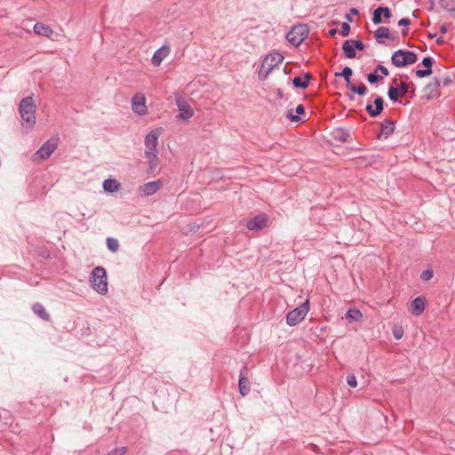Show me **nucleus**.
<instances>
[{"label":"nucleus","instance_id":"1","mask_svg":"<svg viewBox=\"0 0 455 455\" xmlns=\"http://www.w3.org/2000/svg\"><path fill=\"white\" fill-rule=\"evenodd\" d=\"M161 135L160 129H155L148 132L145 137V156L148 160L149 168L154 171L158 164V139Z\"/></svg>","mask_w":455,"mask_h":455},{"label":"nucleus","instance_id":"2","mask_svg":"<svg viewBox=\"0 0 455 455\" xmlns=\"http://www.w3.org/2000/svg\"><path fill=\"white\" fill-rule=\"evenodd\" d=\"M36 106L32 97L22 99L19 105V112L22 120V126L31 129L36 123Z\"/></svg>","mask_w":455,"mask_h":455},{"label":"nucleus","instance_id":"3","mask_svg":"<svg viewBox=\"0 0 455 455\" xmlns=\"http://www.w3.org/2000/svg\"><path fill=\"white\" fill-rule=\"evenodd\" d=\"M90 283L92 289L100 293L105 295L108 293V281L107 272L102 267H96L91 273Z\"/></svg>","mask_w":455,"mask_h":455},{"label":"nucleus","instance_id":"4","mask_svg":"<svg viewBox=\"0 0 455 455\" xmlns=\"http://www.w3.org/2000/svg\"><path fill=\"white\" fill-rule=\"evenodd\" d=\"M283 60V56L279 52H271L265 56L259 70V78L266 79L269 74Z\"/></svg>","mask_w":455,"mask_h":455},{"label":"nucleus","instance_id":"5","mask_svg":"<svg viewBox=\"0 0 455 455\" xmlns=\"http://www.w3.org/2000/svg\"><path fill=\"white\" fill-rule=\"evenodd\" d=\"M417 60L418 55L414 52L402 49L395 51L391 57V62L396 68L414 64Z\"/></svg>","mask_w":455,"mask_h":455},{"label":"nucleus","instance_id":"6","mask_svg":"<svg viewBox=\"0 0 455 455\" xmlns=\"http://www.w3.org/2000/svg\"><path fill=\"white\" fill-rule=\"evenodd\" d=\"M309 34L308 27L306 24L293 26L286 35L288 42L295 47L299 46Z\"/></svg>","mask_w":455,"mask_h":455},{"label":"nucleus","instance_id":"7","mask_svg":"<svg viewBox=\"0 0 455 455\" xmlns=\"http://www.w3.org/2000/svg\"><path fill=\"white\" fill-rule=\"evenodd\" d=\"M309 301L307 299L302 305L290 311L286 315V323L290 326H295L300 323L307 314Z\"/></svg>","mask_w":455,"mask_h":455},{"label":"nucleus","instance_id":"8","mask_svg":"<svg viewBox=\"0 0 455 455\" xmlns=\"http://www.w3.org/2000/svg\"><path fill=\"white\" fill-rule=\"evenodd\" d=\"M175 102L179 110V115L177 116L179 120L188 121L194 116L193 108L183 98L176 94Z\"/></svg>","mask_w":455,"mask_h":455},{"label":"nucleus","instance_id":"9","mask_svg":"<svg viewBox=\"0 0 455 455\" xmlns=\"http://www.w3.org/2000/svg\"><path fill=\"white\" fill-rule=\"evenodd\" d=\"M131 105L132 111L139 116H144L148 112L146 97L142 92H137L134 94L132 98Z\"/></svg>","mask_w":455,"mask_h":455},{"label":"nucleus","instance_id":"10","mask_svg":"<svg viewBox=\"0 0 455 455\" xmlns=\"http://www.w3.org/2000/svg\"><path fill=\"white\" fill-rule=\"evenodd\" d=\"M247 373H248V368L246 366H243L241 369V371L239 374V379H238L239 393L243 396L247 395L251 390L250 381H249L248 378L246 377Z\"/></svg>","mask_w":455,"mask_h":455},{"label":"nucleus","instance_id":"11","mask_svg":"<svg viewBox=\"0 0 455 455\" xmlns=\"http://www.w3.org/2000/svg\"><path fill=\"white\" fill-rule=\"evenodd\" d=\"M267 216L259 214L247 221L246 227L249 230H261L267 226Z\"/></svg>","mask_w":455,"mask_h":455},{"label":"nucleus","instance_id":"12","mask_svg":"<svg viewBox=\"0 0 455 455\" xmlns=\"http://www.w3.org/2000/svg\"><path fill=\"white\" fill-rule=\"evenodd\" d=\"M57 143L54 140H48L36 151V155L41 159H47L54 152Z\"/></svg>","mask_w":455,"mask_h":455},{"label":"nucleus","instance_id":"13","mask_svg":"<svg viewBox=\"0 0 455 455\" xmlns=\"http://www.w3.org/2000/svg\"><path fill=\"white\" fill-rule=\"evenodd\" d=\"M161 184L162 183L160 180L147 182L144 185L140 186V191L145 196H150L156 194L160 189Z\"/></svg>","mask_w":455,"mask_h":455},{"label":"nucleus","instance_id":"14","mask_svg":"<svg viewBox=\"0 0 455 455\" xmlns=\"http://www.w3.org/2000/svg\"><path fill=\"white\" fill-rule=\"evenodd\" d=\"M426 308V299L423 297L415 298L410 306V311L412 315L419 316Z\"/></svg>","mask_w":455,"mask_h":455},{"label":"nucleus","instance_id":"15","mask_svg":"<svg viewBox=\"0 0 455 455\" xmlns=\"http://www.w3.org/2000/svg\"><path fill=\"white\" fill-rule=\"evenodd\" d=\"M383 16L386 19H390L392 16L390 9L386 6L385 7L379 6L378 8H376L373 12L372 22L375 25H379V24L382 23L381 17H383Z\"/></svg>","mask_w":455,"mask_h":455},{"label":"nucleus","instance_id":"16","mask_svg":"<svg viewBox=\"0 0 455 455\" xmlns=\"http://www.w3.org/2000/svg\"><path fill=\"white\" fill-rule=\"evenodd\" d=\"M384 100L381 97L374 100V107L371 104L366 106V111L371 117L378 116L383 110Z\"/></svg>","mask_w":455,"mask_h":455},{"label":"nucleus","instance_id":"17","mask_svg":"<svg viewBox=\"0 0 455 455\" xmlns=\"http://www.w3.org/2000/svg\"><path fill=\"white\" fill-rule=\"evenodd\" d=\"M170 48L168 46H162L155 52L152 57L153 65L158 67L162 61L169 55Z\"/></svg>","mask_w":455,"mask_h":455},{"label":"nucleus","instance_id":"18","mask_svg":"<svg viewBox=\"0 0 455 455\" xmlns=\"http://www.w3.org/2000/svg\"><path fill=\"white\" fill-rule=\"evenodd\" d=\"M34 32L36 35L43 36L48 38L53 35L52 28L41 22H37L34 25Z\"/></svg>","mask_w":455,"mask_h":455},{"label":"nucleus","instance_id":"19","mask_svg":"<svg viewBox=\"0 0 455 455\" xmlns=\"http://www.w3.org/2000/svg\"><path fill=\"white\" fill-rule=\"evenodd\" d=\"M312 79V76L309 74V73H307L305 75V77L304 79H302L301 77L299 76H295L293 79H292V84L295 88H298V89H306L308 84H309V82L310 80Z\"/></svg>","mask_w":455,"mask_h":455},{"label":"nucleus","instance_id":"20","mask_svg":"<svg viewBox=\"0 0 455 455\" xmlns=\"http://www.w3.org/2000/svg\"><path fill=\"white\" fill-rule=\"evenodd\" d=\"M395 130V124L390 120H385L381 123V132L379 137L387 139Z\"/></svg>","mask_w":455,"mask_h":455},{"label":"nucleus","instance_id":"21","mask_svg":"<svg viewBox=\"0 0 455 455\" xmlns=\"http://www.w3.org/2000/svg\"><path fill=\"white\" fill-rule=\"evenodd\" d=\"M120 188V183L115 179H107L103 182V189L108 193H114Z\"/></svg>","mask_w":455,"mask_h":455},{"label":"nucleus","instance_id":"22","mask_svg":"<svg viewBox=\"0 0 455 455\" xmlns=\"http://www.w3.org/2000/svg\"><path fill=\"white\" fill-rule=\"evenodd\" d=\"M33 312L44 321L50 320V315L46 312L45 308L41 303H35L32 306Z\"/></svg>","mask_w":455,"mask_h":455},{"label":"nucleus","instance_id":"23","mask_svg":"<svg viewBox=\"0 0 455 455\" xmlns=\"http://www.w3.org/2000/svg\"><path fill=\"white\" fill-rule=\"evenodd\" d=\"M342 50L344 52V55L347 59H353L356 56V52L351 44L350 39L346 40L342 44Z\"/></svg>","mask_w":455,"mask_h":455},{"label":"nucleus","instance_id":"24","mask_svg":"<svg viewBox=\"0 0 455 455\" xmlns=\"http://www.w3.org/2000/svg\"><path fill=\"white\" fill-rule=\"evenodd\" d=\"M333 139L339 142H346L349 137V132L344 128H337L332 132Z\"/></svg>","mask_w":455,"mask_h":455},{"label":"nucleus","instance_id":"25","mask_svg":"<svg viewBox=\"0 0 455 455\" xmlns=\"http://www.w3.org/2000/svg\"><path fill=\"white\" fill-rule=\"evenodd\" d=\"M346 318L350 322L360 321L363 318V314L357 308H350L346 313Z\"/></svg>","mask_w":455,"mask_h":455},{"label":"nucleus","instance_id":"26","mask_svg":"<svg viewBox=\"0 0 455 455\" xmlns=\"http://www.w3.org/2000/svg\"><path fill=\"white\" fill-rule=\"evenodd\" d=\"M390 36L389 28L387 27H379L375 31V37L379 44H382L383 38H388Z\"/></svg>","mask_w":455,"mask_h":455},{"label":"nucleus","instance_id":"27","mask_svg":"<svg viewBox=\"0 0 455 455\" xmlns=\"http://www.w3.org/2000/svg\"><path fill=\"white\" fill-rule=\"evenodd\" d=\"M295 111H296V115L292 114V110L288 111L287 117L292 122H299L300 120L299 116L302 115L305 112V108H304L303 105H301V104L298 105L296 107Z\"/></svg>","mask_w":455,"mask_h":455},{"label":"nucleus","instance_id":"28","mask_svg":"<svg viewBox=\"0 0 455 455\" xmlns=\"http://www.w3.org/2000/svg\"><path fill=\"white\" fill-rule=\"evenodd\" d=\"M352 74V68L349 67H345L341 72L335 73V76H342L346 80L347 84H351L350 78Z\"/></svg>","mask_w":455,"mask_h":455},{"label":"nucleus","instance_id":"29","mask_svg":"<svg viewBox=\"0 0 455 455\" xmlns=\"http://www.w3.org/2000/svg\"><path fill=\"white\" fill-rule=\"evenodd\" d=\"M347 87L352 91L353 92L355 93H357L359 95H364L367 92V87L363 84L361 83L359 85H355L353 84H347Z\"/></svg>","mask_w":455,"mask_h":455},{"label":"nucleus","instance_id":"30","mask_svg":"<svg viewBox=\"0 0 455 455\" xmlns=\"http://www.w3.org/2000/svg\"><path fill=\"white\" fill-rule=\"evenodd\" d=\"M440 4L455 17V0H440Z\"/></svg>","mask_w":455,"mask_h":455},{"label":"nucleus","instance_id":"31","mask_svg":"<svg viewBox=\"0 0 455 455\" xmlns=\"http://www.w3.org/2000/svg\"><path fill=\"white\" fill-rule=\"evenodd\" d=\"M107 246L109 251L112 252H116L119 249V243L116 238L108 237L107 238Z\"/></svg>","mask_w":455,"mask_h":455},{"label":"nucleus","instance_id":"32","mask_svg":"<svg viewBox=\"0 0 455 455\" xmlns=\"http://www.w3.org/2000/svg\"><path fill=\"white\" fill-rule=\"evenodd\" d=\"M387 95H388V98L390 99V100H392L394 102L398 101V97H400L398 89L396 87H393V86L389 87Z\"/></svg>","mask_w":455,"mask_h":455},{"label":"nucleus","instance_id":"33","mask_svg":"<svg viewBox=\"0 0 455 455\" xmlns=\"http://www.w3.org/2000/svg\"><path fill=\"white\" fill-rule=\"evenodd\" d=\"M439 86H440V82H439V80H438L436 77H435V78L433 79V81H432V82H430V83L426 86V90H427H427H429V91H431V92H433V91H436V90L438 89V87H439Z\"/></svg>","mask_w":455,"mask_h":455},{"label":"nucleus","instance_id":"34","mask_svg":"<svg viewBox=\"0 0 455 455\" xmlns=\"http://www.w3.org/2000/svg\"><path fill=\"white\" fill-rule=\"evenodd\" d=\"M431 74H432V68L418 69L416 71V76L419 78L428 76Z\"/></svg>","mask_w":455,"mask_h":455},{"label":"nucleus","instance_id":"35","mask_svg":"<svg viewBox=\"0 0 455 455\" xmlns=\"http://www.w3.org/2000/svg\"><path fill=\"white\" fill-rule=\"evenodd\" d=\"M127 451L126 447H118L110 451L107 455H124Z\"/></svg>","mask_w":455,"mask_h":455},{"label":"nucleus","instance_id":"36","mask_svg":"<svg viewBox=\"0 0 455 455\" xmlns=\"http://www.w3.org/2000/svg\"><path fill=\"white\" fill-rule=\"evenodd\" d=\"M382 79V76L377 75L376 73H370L368 74L367 76V81L370 83V84H375L377 83L379 80H381Z\"/></svg>","mask_w":455,"mask_h":455},{"label":"nucleus","instance_id":"37","mask_svg":"<svg viewBox=\"0 0 455 455\" xmlns=\"http://www.w3.org/2000/svg\"><path fill=\"white\" fill-rule=\"evenodd\" d=\"M433 275H434L433 271L427 269L421 273L420 278H421V280L427 282V281H429L433 277Z\"/></svg>","mask_w":455,"mask_h":455},{"label":"nucleus","instance_id":"38","mask_svg":"<svg viewBox=\"0 0 455 455\" xmlns=\"http://www.w3.org/2000/svg\"><path fill=\"white\" fill-rule=\"evenodd\" d=\"M434 63V59L432 57H424L422 61H421V64L426 68H432V65Z\"/></svg>","mask_w":455,"mask_h":455},{"label":"nucleus","instance_id":"39","mask_svg":"<svg viewBox=\"0 0 455 455\" xmlns=\"http://www.w3.org/2000/svg\"><path fill=\"white\" fill-rule=\"evenodd\" d=\"M399 91L400 97H403L408 92V84L405 82H401L399 87H396Z\"/></svg>","mask_w":455,"mask_h":455},{"label":"nucleus","instance_id":"40","mask_svg":"<svg viewBox=\"0 0 455 455\" xmlns=\"http://www.w3.org/2000/svg\"><path fill=\"white\" fill-rule=\"evenodd\" d=\"M347 383L351 387H355L357 386L356 378L354 374H348L347 376Z\"/></svg>","mask_w":455,"mask_h":455},{"label":"nucleus","instance_id":"41","mask_svg":"<svg viewBox=\"0 0 455 455\" xmlns=\"http://www.w3.org/2000/svg\"><path fill=\"white\" fill-rule=\"evenodd\" d=\"M350 32V26L347 22H343L341 26L340 34L342 36H347Z\"/></svg>","mask_w":455,"mask_h":455},{"label":"nucleus","instance_id":"42","mask_svg":"<svg viewBox=\"0 0 455 455\" xmlns=\"http://www.w3.org/2000/svg\"><path fill=\"white\" fill-rule=\"evenodd\" d=\"M350 41H351V44H353L355 50L362 51L364 49V44L362 41L354 40V39H350Z\"/></svg>","mask_w":455,"mask_h":455},{"label":"nucleus","instance_id":"43","mask_svg":"<svg viewBox=\"0 0 455 455\" xmlns=\"http://www.w3.org/2000/svg\"><path fill=\"white\" fill-rule=\"evenodd\" d=\"M393 335L395 339H402L403 335V330L402 327H396L393 330Z\"/></svg>","mask_w":455,"mask_h":455},{"label":"nucleus","instance_id":"44","mask_svg":"<svg viewBox=\"0 0 455 455\" xmlns=\"http://www.w3.org/2000/svg\"><path fill=\"white\" fill-rule=\"evenodd\" d=\"M376 71H380L385 76L389 75L388 69L383 65H378Z\"/></svg>","mask_w":455,"mask_h":455},{"label":"nucleus","instance_id":"45","mask_svg":"<svg viewBox=\"0 0 455 455\" xmlns=\"http://www.w3.org/2000/svg\"><path fill=\"white\" fill-rule=\"evenodd\" d=\"M410 24H411V20L408 18H403V19L399 20V21H398V25L403 26V27H407Z\"/></svg>","mask_w":455,"mask_h":455},{"label":"nucleus","instance_id":"46","mask_svg":"<svg viewBox=\"0 0 455 455\" xmlns=\"http://www.w3.org/2000/svg\"><path fill=\"white\" fill-rule=\"evenodd\" d=\"M440 31H441V33H443V34L447 33V31H448V27H447V25H443V26H441V28H440Z\"/></svg>","mask_w":455,"mask_h":455},{"label":"nucleus","instance_id":"47","mask_svg":"<svg viewBox=\"0 0 455 455\" xmlns=\"http://www.w3.org/2000/svg\"><path fill=\"white\" fill-rule=\"evenodd\" d=\"M276 94L277 96L280 98V99H283V92L281 89H277L276 91Z\"/></svg>","mask_w":455,"mask_h":455},{"label":"nucleus","instance_id":"48","mask_svg":"<svg viewBox=\"0 0 455 455\" xmlns=\"http://www.w3.org/2000/svg\"><path fill=\"white\" fill-rule=\"evenodd\" d=\"M350 12L354 15H357L359 13L358 10L355 8H351Z\"/></svg>","mask_w":455,"mask_h":455},{"label":"nucleus","instance_id":"49","mask_svg":"<svg viewBox=\"0 0 455 455\" xmlns=\"http://www.w3.org/2000/svg\"><path fill=\"white\" fill-rule=\"evenodd\" d=\"M408 32H409V29H408V28H403V29L402 30V35H403V36H407Z\"/></svg>","mask_w":455,"mask_h":455},{"label":"nucleus","instance_id":"50","mask_svg":"<svg viewBox=\"0 0 455 455\" xmlns=\"http://www.w3.org/2000/svg\"><path fill=\"white\" fill-rule=\"evenodd\" d=\"M336 32H337V29L332 28V29H331V30L329 31V34H330L331 36H334V35L336 34Z\"/></svg>","mask_w":455,"mask_h":455},{"label":"nucleus","instance_id":"51","mask_svg":"<svg viewBox=\"0 0 455 455\" xmlns=\"http://www.w3.org/2000/svg\"><path fill=\"white\" fill-rule=\"evenodd\" d=\"M443 43V39L442 37H439L436 39V44H441Z\"/></svg>","mask_w":455,"mask_h":455},{"label":"nucleus","instance_id":"52","mask_svg":"<svg viewBox=\"0 0 455 455\" xmlns=\"http://www.w3.org/2000/svg\"><path fill=\"white\" fill-rule=\"evenodd\" d=\"M435 36H436V35H435V34H429V37H430V38H435Z\"/></svg>","mask_w":455,"mask_h":455},{"label":"nucleus","instance_id":"53","mask_svg":"<svg viewBox=\"0 0 455 455\" xmlns=\"http://www.w3.org/2000/svg\"><path fill=\"white\" fill-rule=\"evenodd\" d=\"M448 82H449V80H448V79H446V80H445L444 84H448Z\"/></svg>","mask_w":455,"mask_h":455}]
</instances>
